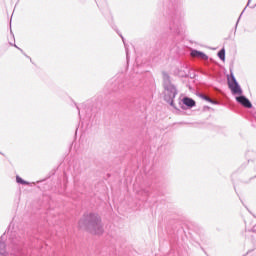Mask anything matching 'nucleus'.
<instances>
[{
    "mask_svg": "<svg viewBox=\"0 0 256 256\" xmlns=\"http://www.w3.org/2000/svg\"><path fill=\"white\" fill-rule=\"evenodd\" d=\"M76 107H77V110H78V114L81 117V110H79V106H76Z\"/></svg>",
    "mask_w": 256,
    "mask_h": 256,
    "instance_id": "obj_15",
    "label": "nucleus"
},
{
    "mask_svg": "<svg viewBox=\"0 0 256 256\" xmlns=\"http://www.w3.org/2000/svg\"><path fill=\"white\" fill-rule=\"evenodd\" d=\"M78 225L80 229H87L89 233L94 235H103V223L99 214L88 213L84 214L82 219L79 220Z\"/></svg>",
    "mask_w": 256,
    "mask_h": 256,
    "instance_id": "obj_1",
    "label": "nucleus"
},
{
    "mask_svg": "<svg viewBox=\"0 0 256 256\" xmlns=\"http://www.w3.org/2000/svg\"><path fill=\"white\" fill-rule=\"evenodd\" d=\"M185 19V11L181 8H176L172 14V22L170 23V31L175 35H181V23Z\"/></svg>",
    "mask_w": 256,
    "mask_h": 256,
    "instance_id": "obj_4",
    "label": "nucleus"
},
{
    "mask_svg": "<svg viewBox=\"0 0 256 256\" xmlns=\"http://www.w3.org/2000/svg\"><path fill=\"white\" fill-rule=\"evenodd\" d=\"M242 13H245V8H244V10L242 11Z\"/></svg>",
    "mask_w": 256,
    "mask_h": 256,
    "instance_id": "obj_19",
    "label": "nucleus"
},
{
    "mask_svg": "<svg viewBox=\"0 0 256 256\" xmlns=\"http://www.w3.org/2000/svg\"><path fill=\"white\" fill-rule=\"evenodd\" d=\"M228 87L231 90L232 95H240L236 97L237 103L246 109H253V104L249 98H246L245 95H243V89H241V85L237 82V78H235L233 72L230 73V78H228Z\"/></svg>",
    "mask_w": 256,
    "mask_h": 256,
    "instance_id": "obj_2",
    "label": "nucleus"
},
{
    "mask_svg": "<svg viewBox=\"0 0 256 256\" xmlns=\"http://www.w3.org/2000/svg\"><path fill=\"white\" fill-rule=\"evenodd\" d=\"M241 19V15L240 17L238 18L237 22H236V25H235V29H237V26L239 25V20Z\"/></svg>",
    "mask_w": 256,
    "mask_h": 256,
    "instance_id": "obj_14",
    "label": "nucleus"
},
{
    "mask_svg": "<svg viewBox=\"0 0 256 256\" xmlns=\"http://www.w3.org/2000/svg\"><path fill=\"white\" fill-rule=\"evenodd\" d=\"M16 183H18L19 185H29L28 181H25L23 178H21L20 176H16Z\"/></svg>",
    "mask_w": 256,
    "mask_h": 256,
    "instance_id": "obj_9",
    "label": "nucleus"
},
{
    "mask_svg": "<svg viewBox=\"0 0 256 256\" xmlns=\"http://www.w3.org/2000/svg\"><path fill=\"white\" fill-rule=\"evenodd\" d=\"M198 97H200V99H203L204 101H207L208 103H211L212 105H217V102H215V100L209 98L203 93L198 94Z\"/></svg>",
    "mask_w": 256,
    "mask_h": 256,
    "instance_id": "obj_8",
    "label": "nucleus"
},
{
    "mask_svg": "<svg viewBox=\"0 0 256 256\" xmlns=\"http://www.w3.org/2000/svg\"><path fill=\"white\" fill-rule=\"evenodd\" d=\"M114 91H117V88H114Z\"/></svg>",
    "mask_w": 256,
    "mask_h": 256,
    "instance_id": "obj_21",
    "label": "nucleus"
},
{
    "mask_svg": "<svg viewBox=\"0 0 256 256\" xmlns=\"http://www.w3.org/2000/svg\"><path fill=\"white\" fill-rule=\"evenodd\" d=\"M163 87L165 92L164 95V101L170 105V107H173V109H177V106H175L174 99L177 97L178 91L177 87L171 83V77L167 72H163Z\"/></svg>",
    "mask_w": 256,
    "mask_h": 256,
    "instance_id": "obj_3",
    "label": "nucleus"
},
{
    "mask_svg": "<svg viewBox=\"0 0 256 256\" xmlns=\"http://www.w3.org/2000/svg\"><path fill=\"white\" fill-rule=\"evenodd\" d=\"M256 8V4L254 6H251V9H255Z\"/></svg>",
    "mask_w": 256,
    "mask_h": 256,
    "instance_id": "obj_18",
    "label": "nucleus"
},
{
    "mask_svg": "<svg viewBox=\"0 0 256 256\" xmlns=\"http://www.w3.org/2000/svg\"><path fill=\"white\" fill-rule=\"evenodd\" d=\"M242 13H245V8H244V10L242 11Z\"/></svg>",
    "mask_w": 256,
    "mask_h": 256,
    "instance_id": "obj_20",
    "label": "nucleus"
},
{
    "mask_svg": "<svg viewBox=\"0 0 256 256\" xmlns=\"http://www.w3.org/2000/svg\"><path fill=\"white\" fill-rule=\"evenodd\" d=\"M182 103H183V105L188 107V109H193V107H195V105H197V103L195 102V100H193V98H189L187 96H185L182 99Z\"/></svg>",
    "mask_w": 256,
    "mask_h": 256,
    "instance_id": "obj_6",
    "label": "nucleus"
},
{
    "mask_svg": "<svg viewBox=\"0 0 256 256\" xmlns=\"http://www.w3.org/2000/svg\"><path fill=\"white\" fill-rule=\"evenodd\" d=\"M123 88V84H120L119 86H118V89H122Z\"/></svg>",
    "mask_w": 256,
    "mask_h": 256,
    "instance_id": "obj_16",
    "label": "nucleus"
},
{
    "mask_svg": "<svg viewBox=\"0 0 256 256\" xmlns=\"http://www.w3.org/2000/svg\"><path fill=\"white\" fill-rule=\"evenodd\" d=\"M251 4V0H248L247 7Z\"/></svg>",
    "mask_w": 256,
    "mask_h": 256,
    "instance_id": "obj_17",
    "label": "nucleus"
},
{
    "mask_svg": "<svg viewBox=\"0 0 256 256\" xmlns=\"http://www.w3.org/2000/svg\"><path fill=\"white\" fill-rule=\"evenodd\" d=\"M190 55L192 57H197L198 59H202L203 61L209 60V56H207V54H205L204 52H201L199 50H196V49L191 50Z\"/></svg>",
    "mask_w": 256,
    "mask_h": 256,
    "instance_id": "obj_5",
    "label": "nucleus"
},
{
    "mask_svg": "<svg viewBox=\"0 0 256 256\" xmlns=\"http://www.w3.org/2000/svg\"><path fill=\"white\" fill-rule=\"evenodd\" d=\"M119 36L121 37L124 46H125V51H126V59L127 61H129V48H127V44L125 43V38L123 37V35L119 34Z\"/></svg>",
    "mask_w": 256,
    "mask_h": 256,
    "instance_id": "obj_10",
    "label": "nucleus"
},
{
    "mask_svg": "<svg viewBox=\"0 0 256 256\" xmlns=\"http://www.w3.org/2000/svg\"><path fill=\"white\" fill-rule=\"evenodd\" d=\"M136 193L139 197H143L144 199H147V197H149V189L147 188H140L136 191Z\"/></svg>",
    "mask_w": 256,
    "mask_h": 256,
    "instance_id": "obj_7",
    "label": "nucleus"
},
{
    "mask_svg": "<svg viewBox=\"0 0 256 256\" xmlns=\"http://www.w3.org/2000/svg\"><path fill=\"white\" fill-rule=\"evenodd\" d=\"M218 57L221 61H225V48H222L221 50H219Z\"/></svg>",
    "mask_w": 256,
    "mask_h": 256,
    "instance_id": "obj_11",
    "label": "nucleus"
},
{
    "mask_svg": "<svg viewBox=\"0 0 256 256\" xmlns=\"http://www.w3.org/2000/svg\"><path fill=\"white\" fill-rule=\"evenodd\" d=\"M10 45H11L12 47H15V48L18 49L19 51H21V53H23V49L19 48L16 44H13V43L10 42Z\"/></svg>",
    "mask_w": 256,
    "mask_h": 256,
    "instance_id": "obj_13",
    "label": "nucleus"
},
{
    "mask_svg": "<svg viewBox=\"0 0 256 256\" xmlns=\"http://www.w3.org/2000/svg\"><path fill=\"white\" fill-rule=\"evenodd\" d=\"M0 255H5V244L0 242Z\"/></svg>",
    "mask_w": 256,
    "mask_h": 256,
    "instance_id": "obj_12",
    "label": "nucleus"
}]
</instances>
